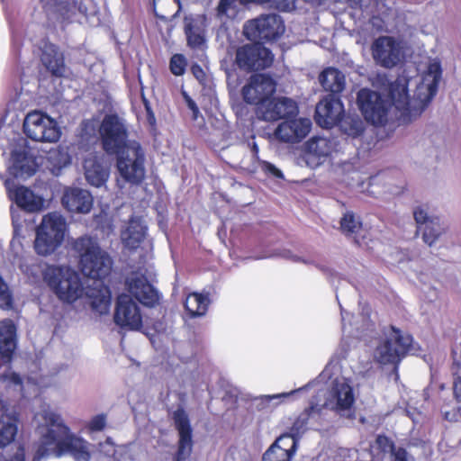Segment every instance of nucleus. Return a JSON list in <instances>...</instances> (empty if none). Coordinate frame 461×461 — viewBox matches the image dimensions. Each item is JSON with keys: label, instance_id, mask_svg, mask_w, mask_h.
<instances>
[{"label": "nucleus", "instance_id": "f257e3e1", "mask_svg": "<svg viewBox=\"0 0 461 461\" xmlns=\"http://www.w3.org/2000/svg\"><path fill=\"white\" fill-rule=\"evenodd\" d=\"M33 422L40 436L36 458L71 456L75 461H90L91 443L71 432L60 415L47 403H42L34 414Z\"/></svg>", "mask_w": 461, "mask_h": 461}, {"label": "nucleus", "instance_id": "f03ea898", "mask_svg": "<svg viewBox=\"0 0 461 461\" xmlns=\"http://www.w3.org/2000/svg\"><path fill=\"white\" fill-rule=\"evenodd\" d=\"M440 77V65L432 62L423 74L415 78L410 79L402 74L389 84V96L400 120L409 122L423 113L437 93Z\"/></svg>", "mask_w": 461, "mask_h": 461}, {"label": "nucleus", "instance_id": "7ed1b4c3", "mask_svg": "<svg viewBox=\"0 0 461 461\" xmlns=\"http://www.w3.org/2000/svg\"><path fill=\"white\" fill-rule=\"evenodd\" d=\"M104 149L117 155V167L121 176L131 183L144 178V158L141 148L135 141L126 142V129L115 115L106 116L101 126Z\"/></svg>", "mask_w": 461, "mask_h": 461}, {"label": "nucleus", "instance_id": "20e7f679", "mask_svg": "<svg viewBox=\"0 0 461 461\" xmlns=\"http://www.w3.org/2000/svg\"><path fill=\"white\" fill-rule=\"evenodd\" d=\"M44 279L61 301L71 303L86 295L95 311L100 314L108 312L111 294L100 282L95 287L85 288L79 274L67 266L48 267L44 272Z\"/></svg>", "mask_w": 461, "mask_h": 461}, {"label": "nucleus", "instance_id": "39448f33", "mask_svg": "<svg viewBox=\"0 0 461 461\" xmlns=\"http://www.w3.org/2000/svg\"><path fill=\"white\" fill-rule=\"evenodd\" d=\"M126 286L130 294L118 297L114 321L121 327L139 330L142 321L139 304H144V274L132 272L126 278Z\"/></svg>", "mask_w": 461, "mask_h": 461}, {"label": "nucleus", "instance_id": "423d86ee", "mask_svg": "<svg viewBox=\"0 0 461 461\" xmlns=\"http://www.w3.org/2000/svg\"><path fill=\"white\" fill-rule=\"evenodd\" d=\"M73 249L79 257V267L82 273L95 281V286L106 277L113 267V260L108 253L101 249L96 239L91 236H82L74 240Z\"/></svg>", "mask_w": 461, "mask_h": 461}, {"label": "nucleus", "instance_id": "0eeeda50", "mask_svg": "<svg viewBox=\"0 0 461 461\" xmlns=\"http://www.w3.org/2000/svg\"><path fill=\"white\" fill-rule=\"evenodd\" d=\"M67 230V221L59 212H53L44 215L36 230V252L41 256L53 253L62 244Z\"/></svg>", "mask_w": 461, "mask_h": 461}, {"label": "nucleus", "instance_id": "6e6552de", "mask_svg": "<svg viewBox=\"0 0 461 461\" xmlns=\"http://www.w3.org/2000/svg\"><path fill=\"white\" fill-rule=\"evenodd\" d=\"M23 131L28 138L40 142H57L61 136L58 122L40 111L30 112L25 116Z\"/></svg>", "mask_w": 461, "mask_h": 461}, {"label": "nucleus", "instance_id": "1a4fd4ad", "mask_svg": "<svg viewBox=\"0 0 461 461\" xmlns=\"http://www.w3.org/2000/svg\"><path fill=\"white\" fill-rule=\"evenodd\" d=\"M411 351L412 338L393 328L388 337L375 349L374 358L382 365L396 364L405 354Z\"/></svg>", "mask_w": 461, "mask_h": 461}, {"label": "nucleus", "instance_id": "9d476101", "mask_svg": "<svg viewBox=\"0 0 461 461\" xmlns=\"http://www.w3.org/2000/svg\"><path fill=\"white\" fill-rule=\"evenodd\" d=\"M284 32V21L276 14H262L247 21L243 26V33L250 41H273Z\"/></svg>", "mask_w": 461, "mask_h": 461}, {"label": "nucleus", "instance_id": "9b49d317", "mask_svg": "<svg viewBox=\"0 0 461 461\" xmlns=\"http://www.w3.org/2000/svg\"><path fill=\"white\" fill-rule=\"evenodd\" d=\"M357 104L365 119L374 125L384 124L392 107H394L392 99L388 102L380 93L366 88L358 92Z\"/></svg>", "mask_w": 461, "mask_h": 461}, {"label": "nucleus", "instance_id": "f8f14e48", "mask_svg": "<svg viewBox=\"0 0 461 461\" xmlns=\"http://www.w3.org/2000/svg\"><path fill=\"white\" fill-rule=\"evenodd\" d=\"M371 50L375 61L385 68L395 67L404 57L402 41L390 36H381L376 39Z\"/></svg>", "mask_w": 461, "mask_h": 461}, {"label": "nucleus", "instance_id": "ddd939ff", "mask_svg": "<svg viewBox=\"0 0 461 461\" xmlns=\"http://www.w3.org/2000/svg\"><path fill=\"white\" fill-rule=\"evenodd\" d=\"M276 83L268 76L256 74L249 77L242 87V96L246 103L260 107L276 92Z\"/></svg>", "mask_w": 461, "mask_h": 461}, {"label": "nucleus", "instance_id": "4468645a", "mask_svg": "<svg viewBox=\"0 0 461 461\" xmlns=\"http://www.w3.org/2000/svg\"><path fill=\"white\" fill-rule=\"evenodd\" d=\"M274 59L271 51L260 44H247L237 50L236 63L244 69H264Z\"/></svg>", "mask_w": 461, "mask_h": 461}, {"label": "nucleus", "instance_id": "2eb2a0df", "mask_svg": "<svg viewBox=\"0 0 461 461\" xmlns=\"http://www.w3.org/2000/svg\"><path fill=\"white\" fill-rule=\"evenodd\" d=\"M298 107L291 98L281 96H271L260 107L257 108V115L259 119L267 122H274L279 119H286L296 115Z\"/></svg>", "mask_w": 461, "mask_h": 461}, {"label": "nucleus", "instance_id": "dca6fc26", "mask_svg": "<svg viewBox=\"0 0 461 461\" xmlns=\"http://www.w3.org/2000/svg\"><path fill=\"white\" fill-rule=\"evenodd\" d=\"M5 185L9 198L23 210L29 212H35L43 208V198L36 194L30 188L18 185L11 180H6Z\"/></svg>", "mask_w": 461, "mask_h": 461}, {"label": "nucleus", "instance_id": "f3484780", "mask_svg": "<svg viewBox=\"0 0 461 461\" xmlns=\"http://www.w3.org/2000/svg\"><path fill=\"white\" fill-rule=\"evenodd\" d=\"M312 122L308 118L286 119L275 130V137L285 143H297L310 132Z\"/></svg>", "mask_w": 461, "mask_h": 461}, {"label": "nucleus", "instance_id": "a211bd4d", "mask_svg": "<svg viewBox=\"0 0 461 461\" xmlns=\"http://www.w3.org/2000/svg\"><path fill=\"white\" fill-rule=\"evenodd\" d=\"M173 420L178 433V447L175 461H183L187 458L192 452V428L188 415L182 409H178L173 413Z\"/></svg>", "mask_w": 461, "mask_h": 461}, {"label": "nucleus", "instance_id": "6ab92c4d", "mask_svg": "<svg viewBox=\"0 0 461 461\" xmlns=\"http://www.w3.org/2000/svg\"><path fill=\"white\" fill-rule=\"evenodd\" d=\"M354 402L355 394L352 386L346 379L341 378L335 380L323 405L337 411H342L349 410Z\"/></svg>", "mask_w": 461, "mask_h": 461}, {"label": "nucleus", "instance_id": "aec40b11", "mask_svg": "<svg viewBox=\"0 0 461 461\" xmlns=\"http://www.w3.org/2000/svg\"><path fill=\"white\" fill-rule=\"evenodd\" d=\"M61 203L69 212L86 214L93 207L94 198L86 189L66 187L61 197Z\"/></svg>", "mask_w": 461, "mask_h": 461}, {"label": "nucleus", "instance_id": "412c9836", "mask_svg": "<svg viewBox=\"0 0 461 461\" xmlns=\"http://www.w3.org/2000/svg\"><path fill=\"white\" fill-rule=\"evenodd\" d=\"M335 149L332 140L312 137L305 143L304 159L308 167L314 168L323 164Z\"/></svg>", "mask_w": 461, "mask_h": 461}, {"label": "nucleus", "instance_id": "4be33fe9", "mask_svg": "<svg viewBox=\"0 0 461 461\" xmlns=\"http://www.w3.org/2000/svg\"><path fill=\"white\" fill-rule=\"evenodd\" d=\"M206 16L203 14L189 15L185 18V32L187 45L198 50L206 49L205 29Z\"/></svg>", "mask_w": 461, "mask_h": 461}, {"label": "nucleus", "instance_id": "5701e85b", "mask_svg": "<svg viewBox=\"0 0 461 461\" xmlns=\"http://www.w3.org/2000/svg\"><path fill=\"white\" fill-rule=\"evenodd\" d=\"M343 111V104L339 98L327 96L316 106V122L323 128H330L340 121Z\"/></svg>", "mask_w": 461, "mask_h": 461}, {"label": "nucleus", "instance_id": "b1692460", "mask_svg": "<svg viewBox=\"0 0 461 461\" xmlns=\"http://www.w3.org/2000/svg\"><path fill=\"white\" fill-rule=\"evenodd\" d=\"M84 170L86 181L94 186H102L108 178V169L104 166L98 156L89 153L84 159Z\"/></svg>", "mask_w": 461, "mask_h": 461}, {"label": "nucleus", "instance_id": "393cba45", "mask_svg": "<svg viewBox=\"0 0 461 461\" xmlns=\"http://www.w3.org/2000/svg\"><path fill=\"white\" fill-rule=\"evenodd\" d=\"M16 348V327L13 321L6 319L0 321V356L8 363Z\"/></svg>", "mask_w": 461, "mask_h": 461}, {"label": "nucleus", "instance_id": "a878e982", "mask_svg": "<svg viewBox=\"0 0 461 461\" xmlns=\"http://www.w3.org/2000/svg\"><path fill=\"white\" fill-rule=\"evenodd\" d=\"M296 449L293 438L279 437L266 451L263 461H290Z\"/></svg>", "mask_w": 461, "mask_h": 461}, {"label": "nucleus", "instance_id": "bb28decb", "mask_svg": "<svg viewBox=\"0 0 461 461\" xmlns=\"http://www.w3.org/2000/svg\"><path fill=\"white\" fill-rule=\"evenodd\" d=\"M9 172L15 177L26 178L36 171V163L25 150H14L11 156Z\"/></svg>", "mask_w": 461, "mask_h": 461}, {"label": "nucleus", "instance_id": "cd10ccee", "mask_svg": "<svg viewBox=\"0 0 461 461\" xmlns=\"http://www.w3.org/2000/svg\"><path fill=\"white\" fill-rule=\"evenodd\" d=\"M18 431V418L0 403V448L13 442Z\"/></svg>", "mask_w": 461, "mask_h": 461}, {"label": "nucleus", "instance_id": "c85d7f7f", "mask_svg": "<svg viewBox=\"0 0 461 461\" xmlns=\"http://www.w3.org/2000/svg\"><path fill=\"white\" fill-rule=\"evenodd\" d=\"M45 68L56 77L63 76L65 65L62 54L51 43H45L41 57Z\"/></svg>", "mask_w": 461, "mask_h": 461}, {"label": "nucleus", "instance_id": "c756f323", "mask_svg": "<svg viewBox=\"0 0 461 461\" xmlns=\"http://www.w3.org/2000/svg\"><path fill=\"white\" fill-rule=\"evenodd\" d=\"M156 280V272L151 266L146 267V308H158L159 313L163 316L166 307L163 305V295L153 285Z\"/></svg>", "mask_w": 461, "mask_h": 461}, {"label": "nucleus", "instance_id": "7c9ffc66", "mask_svg": "<svg viewBox=\"0 0 461 461\" xmlns=\"http://www.w3.org/2000/svg\"><path fill=\"white\" fill-rule=\"evenodd\" d=\"M122 240L129 249H135L140 246L144 238V226L141 217H133L125 230L122 231Z\"/></svg>", "mask_w": 461, "mask_h": 461}, {"label": "nucleus", "instance_id": "2f4dec72", "mask_svg": "<svg viewBox=\"0 0 461 461\" xmlns=\"http://www.w3.org/2000/svg\"><path fill=\"white\" fill-rule=\"evenodd\" d=\"M314 407L304 410L296 417L291 419V422L286 426V432L280 437H288L295 441V447H297L298 438L307 430L311 414L313 412Z\"/></svg>", "mask_w": 461, "mask_h": 461}, {"label": "nucleus", "instance_id": "473e14b6", "mask_svg": "<svg viewBox=\"0 0 461 461\" xmlns=\"http://www.w3.org/2000/svg\"><path fill=\"white\" fill-rule=\"evenodd\" d=\"M319 81L326 91L340 93L346 85L344 74L335 68L324 69L319 76Z\"/></svg>", "mask_w": 461, "mask_h": 461}, {"label": "nucleus", "instance_id": "72a5a7b5", "mask_svg": "<svg viewBox=\"0 0 461 461\" xmlns=\"http://www.w3.org/2000/svg\"><path fill=\"white\" fill-rule=\"evenodd\" d=\"M71 163V157L66 147L51 149L47 155V167L53 175H59L61 170Z\"/></svg>", "mask_w": 461, "mask_h": 461}, {"label": "nucleus", "instance_id": "f704fd0d", "mask_svg": "<svg viewBox=\"0 0 461 461\" xmlns=\"http://www.w3.org/2000/svg\"><path fill=\"white\" fill-rule=\"evenodd\" d=\"M4 382L7 385H14L22 393L23 397L37 396L40 393L39 387L32 382V378H28L25 384L23 383L20 375L14 372H9L3 375Z\"/></svg>", "mask_w": 461, "mask_h": 461}, {"label": "nucleus", "instance_id": "c9c22d12", "mask_svg": "<svg viewBox=\"0 0 461 461\" xmlns=\"http://www.w3.org/2000/svg\"><path fill=\"white\" fill-rule=\"evenodd\" d=\"M340 228L345 234L352 235L355 241L360 246L365 243L364 240L358 239L359 236H362V232H365L362 223L359 217L356 216L353 212H348L343 215L340 221Z\"/></svg>", "mask_w": 461, "mask_h": 461}, {"label": "nucleus", "instance_id": "e433bc0d", "mask_svg": "<svg viewBox=\"0 0 461 461\" xmlns=\"http://www.w3.org/2000/svg\"><path fill=\"white\" fill-rule=\"evenodd\" d=\"M54 8L64 19H70L78 13L86 12L81 0H54Z\"/></svg>", "mask_w": 461, "mask_h": 461}, {"label": "nucleus", "instance_id": "4c0bfd02", "mask_svg": "<svg viewBox=\"0 0 461 461\" xmlns=\"http://www.w3.org/2000/svg\"><path fill=\"white\" fill-rule=\"evenodd\" d=\"M208 304V297L198 293L190 294L187 295L185 302V307L186 311L193 317L205 314Z\"/></svg>", "mask_w": 461, "mask_h": 461}, {"label": "nucleus", "instance_id": "58836bf2", "mask_svg": "<svg viewBox=\"0 0 461 461\" xmlns=\"http://www.w3.org/2000/svg\"><path fill=\"white\" fill-rule=\"evenodd\" d=\"M446 231L445 225L438 218L429 220L422 230V240L429 247L436 244L439 237Z\"/></svg>", "mask_w": 461, "mask_h": 461}, {"label": "nucleus", "instance_id": "ea45409f", "mask_svg": "<svg viewBox=\"0 0 461 461\" xmlns=\"http://www.w3.org/2000/svg\"><path fill=\"white\" fill-rule=\"evenodd\" d=\"M96 450L102 458H105L108 461H121V456L124 448L122 446L115 445L113 439L108 437L104 441L97 444Z\"/></svg>", "mask_w": 461, "mask_h": 461}, {"label": "nucleus", "instance_id": "a19ab883", "mask_svg": "<svg viewBox=\"0 0 461 461\" xmlns=\"http://www.w3.org/2000/svg\"><path fill=\"white\" fill-rule=\"evenodd\" d=\"M156 16L162 20L175 17L180 9L179 0H153Z\"/></svg>", "mask_w": 461, "mask_h": 461}, {"label": "nucleus", "instance_id": "79ce46f5", "mask_svg": "<svg viewBox=\"0 0 461 461\" xmlns=\"http://www.w3.org/2000/svg\"><path fill=\"white\" fill-rule=\"evenodd\" d=\"M340 128L347 135L357 137L363 132L364 123L357 116H348L340 122Z\"/></svg>", "mask_w": 461, "mask_h": 461}, {"label": "nucleus", "instance_id": "37998d69", "mask_svg": "<svg viewBox=\"0 0 461 461\" xmlns=\"http://www.w3.org/2000/svg\"><path fill=\"white\" fill-rule=\"evenodd\" d=\"M107 424V416L100 413L93 416L86 424V429L89 433L103 431Z\"/></svg>", "mask_w": 461, "mask_h": 461}, {"label": "nucleus", "instance_id": "c03bdc74", "mask_svg": "<svg viewBox=\"0 0 461 461\" xmlns=\"http://www.w3.org/2000/svg\"><path fill=\"white\" fill-rule=\"evenodd\" d=\"M235 0H220L216 7V17L224 22L225 19L230 17V12L234 10Z\"/></svg>", "mask_w": 461, "mask_h": 461}, {"label": "nucleus", "instance_id": "a18cd8bd", "mask_svg": "<svg viewBox=\"0 0 461 461\" xmlns=\"http://www.w3.org/2000/svg\"><path fill=\"white\" fill-rule=\"evenodd\" d=\"M241 4H271L283 11H289L294 8V3L288 0H240Z\"/></svg>", "mask_w": 461, "mask_h": 461}, {"label": "nucleus", "instance_id": "49530a36", "mask_svg": "<svg viewBox=\"0 0 461 461\" xmlns=\"http://www.w3.org/2000/svg\"><path fill=\"white\" fill-rule=\"evenodd\" d=\"M0 461H25L24 447L21 445L12 447L2 454Z\"/></svg>", "mask_w": 461, "mask_h": 461}, {"label": "nucleus", "instance_id": "de8ad7c7", "mask_svg": "<svg viewBox=\"0 0 461 461\" xmlns=\"http://www.w3.org/2000/svg\"><path fill=\"white\" fill-rule=\"evenodd\" d=\"M186 67L185 58L181 54L174 55L170 59V70L176 76H181L185 73Z\"/></svg>", "mask_w": 461, "mask_h": 461}, {"label": "nucleus", "instance_id": "09e8293b", "mask_svg": "<svg viewBox=\"0 0 461 461\" xmlns=\"http://www.w3.org/2000/svg\"><path fill=\"white\" fill-rule=\"evenodd\" d=\"M12 306V295L7 285L0 276V308L8 309Z\"/></svg>", "mask_w": 461, "mask_h": 461}, {"label": "nucleus", "instance_id": "8fccbe9b", "mask_svg": "<svg viewBox=\"0 0 461 461\" xmlns=\"http://www.w3.org/2000/svg\"><path fill=\"white\" fill-rule=\"evenodd\" d=\"M258 165L260 169L265 174L279 179L284 178L283 172L279 168H277L274 164L267 162L266 160H259Z\"/></svg>", "mask_w": 461, "mask_h": 461}, {"label": "nucleus", "instance_id": "3c124183", "mask_svg": "<svg viewBox=\"0 0 461 461\" xmlns=\"http://www.w3.org/2000/svg\"><path fill=\"white\" fill-rule=\"evenodd\" d=\"M373 447H376L382 452L388 454L393 453L397 448L394 447L393 442L384 436H378Z\"/></svg>", "mask_w": 461, "mask_h": 461}, {"label": "nucleus", "instance_id": "603ef678", "mask_svg": "<svg viewBox=\"0 0 461 461\" xmlns=\"http://www.w3.org/2000/svg\"><path fill=\"white\" fill-rule=\"evenodd\" d=\"M414 219H415V221L417 222V224L419 225H424L426 226L428 221L429 220H433V218H430L429 215H428V212H426V210L424 209H421V208H417L415 211H414Z\"/></svg>", "mask_w": 461, "mask_h": 461}, {"label": "nucleus", "instance_id": "864d4df0", "mask_svg": "<svg viewBox=\"0 0 461 461\" xmlns=\"http://www.w3.org/2000/svg\"><path fill=\"white\" fill-rule=\"evenodd\" d=\"M390 459L391 461H413V459L408 456L407 452L401 447L396 448L390 454Z\"/></svg>", "mask_w": 461, "mask_h": 461}, {"label": "nucleus", "instance_id": "5fc2aeb1", "mask_svg": "<svg viewBox=\"0 0 461 461\" xmlns=\"http://www.w3.org/2000/svg\"><path fill=\"white\" fill-rule=\"evenodd\" d=\"M301 390H303V388H300V389H297V390H293V391L288 392V393H277V394H273V395H267V398L268 400L281 399V400L285 401V400L290 398L292 395L295 394L296 393H298Z\"/></svg>", "mask_w": 461, "mask_h": 461}, {"label": "nucleus", "instance_id": "6e6d98bb", "mask_svg": "<svg viewBox=\"0 0 461 461\" xmlns=\"http://www.w3.org/2000/svg\"><path fill=\"white\" fill-rule=\"evenodd\" d=\"M453 390H454L455 397L458 401H461V377L460 376H458L455 379Z\"/></svg>", "mask_w": 461, "mask_h": 461}, {"label": "nucleus", "instance_id": "4d7b16f0", "mask_svg": "<svg viewBox=\"0 0 461 461\" xmlns=\"http://www.w3.org/2000/svg\"><path fill=\"white\" fill-rule=\"evenodd\" d=\"M154 330L158 334V336H162L163 338H166L167 336L164 335L167 325L164 321H158L154 324Z\"/></svg>", "mask_w": 461, "mask_h": 461}, {"label": "nucleus", "instance_id": "13d9d810", "mask_svg": "<svg viewBox=\"0 0 461 461\" xmlns=\"http://www.w3.org/2000/svg\"><path fill=\"white\" fill-rule=\"evenodd\" d=\"M192 73L194 74V76L199 80V81H202L204 77V72L203 70L202 69V68L198 65H194L192 66Z\"/></svg>", "mask_w": 461, "mask_h": 461}, {"label": "nucleus", "instance_id": "bf43d9fd", "mask_svg": "<svg viewBox=\"0 0 461 461\" xmlns=\"http://www.w3.org/2000/svg\"><path fill=\"white\" fill-rule=\"evenodd\" d=\"M185 101L187 103V106L190 110L193 111L194 118L197 117V114L199 113L198 107L196 106L195 103L187 95H185Z\"/></svg>", "mask_w": 461, "mask_h": 461}, {"label": "nucleus", "instance_id": "052dcab7", "mask_svg": "<svg viewBox=\"0 0 461 461\" xmlns=\"http://www.w3.org/2000/svg\"><path fill=\"white\" fill-rule=\"evenodd\" d=\"M146 122H148L151 126H154L156 123V119L153 113L146 104Z\"/></svg>", "mask_w": 461, "mask_h": 461}, {"label": "nucleus", "instance_id": "680f3d73", "mask_svg": "<svg viewBox=\"0 0 461 461\" xmlns=\"http://www.w3.org/2000/svg\"><path fill=\"white\" fill-rule=\"evenodd\" d=\"M395 254H396V258L393 259H390L388 260L391 264H396V263H401L403 259V254L400 251H395Z\"/></svg>", "mask_w": 461, "mask_h": 461}, {"label": "nucleus", "instance_id": "e2e57ef3", "mask_svg": "<svg viewBox=\"0 0 461 461\" xmlns=\"http://www.w3.org/2000/svg\"><path fill=\"white\" fill-rule=\"evenodd\" d=\"M146 336H149V340L151 342V344L156 347V339H155V335L153 333H150V332H146Z\"/></svg>", "mask_w": 461, "mask_h": 461}, {"label": "nucleus", "instance_id": "0e129e2a", "mask_svg": "<svg viewBox=\"0 0 461 461\" xmlns=\"http://www.w3.org/2000/svg\"><path fill=\"white\" fill-rule=\"evenodd\" d=\"M139 80H140V83L141 85L140 86V97L142 100H144V88L142 86V83H141V79H140V76L139 75Z\"/></svg>", "mask_w": 461, "mask_h": 461}, {"label": "nucleus", "instance_id": "69168bd1", "mask_svg": "<svg viewBox=\"0 0 461 461\" xmlns=\"http://www.w3.org/2000/svg\"><path fill=\"white\" fill-rule=\"evenodd\" d=\"M349 313H342V321H343V329H345V321H346V316H348Z\"/></svg>", "mask_w": 461, "mask_h": 461}, {"label": "nucleus", "instance_id": "338daca9", "mask_svg": "<svg viewBox=\"0 0 461 461\" xmlns=\"http://www.w3.org/2000/svg\"><path fill=\"white\" fill-rule=\"evenodd\" d=\"M134 366L140 368V362H138V363L133 362L132 365L130 367L133 368Z\"/></svg>", "mask_w": 461, "mask_h": 461}, {"label": "nucleus", "instance_id": "774afa93", "mask_svg": "<svg viewBox=\"0 0 461 461\" xmlns=\"http://www.w3.org/2000/svg\"><path fill=\"white\" fill-rule=\"evenodd\" d=\"M252 149H253V151H254L256 154H258V146H257V144H256V143H253V147H252Z\"/></svg>", "mask_w": 461, "mask_h": 461}]
</instances>
